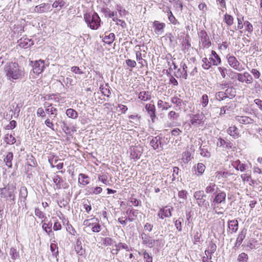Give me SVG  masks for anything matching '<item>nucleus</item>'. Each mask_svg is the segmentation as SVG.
Returning <instances> with one entry per match:
<instances>
[{
    "label": "nucleus",
    "mask_w": 262,
    "mask_h": 262,
    "mask_svg": "<svg viewBox=\"0 0 262 262\" xmlns=\"http://www.w3.org/2000/svg\"><path fill=\"white\" fill-rule=\"evenodd\" d=\"M227 61L229 66L238 71H242L243 68H241L240 66L239 62L237 60V59L233 56H227Z\"/></svg>",
    "instance_id": "9d476101"
},
{
    "label": "nucleus",
    "mask_w": 262,
    "mask_h": 262,
    "mask_svg": "<svg viewBox=\"0 0 262 262\" xmlns=\"http://www.w3.org/2000/svg\"><path fill=\"white\" fill-rule=\"evenodd\" d=\"M226 93V98L231 99L235 97L236 91L234 88L233 87L229 88L226 89L225 91Z\"/></svg>",
    "instance_id": "c9c22d12"
},
{
    "label": "nucleus",
    "mask_w": 262,
    "mask_h": 262,
    "mask_svg": "<svg viewBox=\"0 0 262 262\" xmlns=\"http://www.w3.org/2000/svg\"><path fill=\"white\" fill-rule=\"evenodd\" d=\"M53 182L55 184L57 189H67L69 187L68 184L58 175L54 176L53 178Z\"/></svg>",
    "instance_id": "1a4fd4ad"
},
{
    "label": "nucleus",
    "mask_w": 262,
    "mask_h": 262,
    "mask_svg": "<svg viewBox=\"0 0 262 262\" xmlns=\"http://www.w3.org/2000/svg\"><path fill=\"white\" fill-rule=\"evenodd\" d=\"M216 248L217 247L215 244L213 243L212 242L209 243L208 249L210 250V255L215 252Z\"/></svg>",
    "instance_id": "052dcab7"
},
{
    "label": "nucleus",
    "mask_w": 262,
    "mask_h": 262,
    "mask_svg": "<svg viewBox=\"0 0 262 262\" xmlns=\"http://www.w3.org/2000/svg\"><path fill=\"white\" fill-rule=\"evenodd\" d=\"M143 255L145 262H152V257L146 251L143 252Z\"/></svg>",
    "instance_id": "338daca9"
},
{
    "label": "nucleus",
    "mask_w": 262,
    "mask_h": 262,
    "mask_svg": "<svg viewBox=\"0 0 262 262\" xmlns=\"http://www.w3.org/2000/svg\"><path fill=\"white\" fill-rule=\"evenodd\" d=\"M52 223H43L42 225V229L49 234L52 232L51 230Z\"/></svg>",
    "instance_id": "3c124183"
},
{
    "label": "nucleus",
    "mask_w": 262,
    "mask_h": 262,
    "mask_svg": "<svg viewBox=\"0 0 262 262\" xmlns=\"http://www.w3.org/2000/svg\"><path fill=\"white\" fill-rule=\"evenodd\" d=\"M154 31L158 35L162 34L165 27L164 23H160L158 21H155L153 24Z\"/></svg>",
    "instance_id": "6ab92c4d"
},
{
    "label": "nucleus",
    "mask_w": 262,
    "mask_h": 262,
    "mask_svg": "<svg viewBox=\"0 0 262 262\" xmlns=\"http://www.w3.org/2000/svg\"><path fill=\"white\" fill-rule=\"evenodd\" d=\"M126 64L130 68H135L136 66V62L135 60H131L130 59H126L125 60Z\"/></svg>",
    "instance_id": "774afa93"
},
{
    "label": "nucleus",
    "mask_w": 262,
    "mask_h": 262,
    "mask_svg": "<svg viewBox=\"0 0 262 262\" xmlns=\"http://www.w3.org/2000/svg\"><path fill=\"white\" fill-rule=\"evenodd\" d=\"M163 137L161 135L153 137L150 141V145L154 150L163 149V143L162 142Z\"/></svg>",
    "instance_id": "39448f33"
},
{
    "label": "nucleus",
    "mask_w": 262,
    "mask_h": 262,
    "mask_svg": "<svg viewBox=\"0 0 262 262\" xmlns=\"http://www.w3.org/2000/svg\"><path fill=\"white\" fill-rule=\"evenodd\" d=\"M138 98L144 101H148L151 98L150 93L148 91L141 92L139 94Z\"/></svg>",
    "instance_id": "c756f323"
},
{
    "label": "nucleus",
    "mask_w": 262,
    "mask_h": 262,
    "mask_svg": "<svg viewBox=\"0 0 262 262\" xmlns=\"http://www.w3.org/2000/svg\"><path fill=\"white\" fill-rule=\"evenodd\" d=\"M13 154L12 152H9L4 158V162L9 168H11L12 167V160H13Z\"/></svg>",
    "instance_id": "2f4dec72"
},
{
    "label": "nucleus",
    "mask_w": 262,
    "mask_h": 262,
    "mask_svg": "<svg viewBox=\"0 0 262 262\" xmlns=\"http://www.w3.org/2000/svg\"><path fill=\"white\" fill-rule=\"evenodd\" d=\"M183 222V218H179L178 220H174V225L176 229L180 232L182 231V223Z\"/></svg>",
    "instance_id": "49530a36"
},
{
    "label": "nucleus",
    "mask_w": 262,
    "mask_h": 262,
    "mask_svg": "<svg viewBox=\"0 0 262 262\" xmlns=\"http://www.w3.org/2000/svg\"><path fill=\"white\" fill-rule=\"evenodd\" d=\"M60 160L58 159H56L54 160L55 166H56L58 169H61L63 167V163L60 162Z\"/></svg>",
    "instance_id": "69168bd1"
},
{
    "label": "nucleus",
    "mask_w": 262,
    "mask_h": 262,
    "mask_svg": "<svg viewBox=\"0 0 262 262\" xmlns=\"http://www.w3.org/2000/svg\"><path fill=\"white\" fill-rule=\"evenodd\" d=\"M232 174L228 172V171H217L215 173V177L218 180L221 178H227Z\"/></svg>",
    "instance_id": "72a5a7b5"
},
{
    "label": "nucleus",
    "mask_w": 262,
    "mask_h": 262,
    "mask_svg": "<svg viewBox=\"0 0 262 262\" xmlns=\"http://www.w3.org/2000/svg\"><path fill=\"white\" fill-rule=\"evenodd\" d=\"M28 195V191L25 187H21L19 191V200L20 202H25V200Z\"/></svg>",
    "instance_id": "473e14b6"
},
{
    "label": "nucleus",
    "mask_w": 262,
    "mask_h": 262,
    "mask_svg": "<svg viewBox=\"0 0 262 262\" xmlns=\"http://www.w3.org/2000/svg\"><path fill=\"white\" fill-rule=\"evenodd\" d=\"M68 4L64 0H55L52 4V7L57 8L59 7L60 8L68 6Z\"/></svg>",
    "instance_id": "f704fd0d"
},
{
    "label": "nucleus",
    "mask_w": 262,
    "mask_h": 262,
    "mask_svg": "<svg viewBox=\"0 0 262 262\" xmlns=\"http://www.w3.org/2000/svg\"><path fill=\"white\" fill-rule=\"evenodd\" d=\"M87 192L89 194H98L102 191V188L100 187H88Z\"/></svg>",
    "instance_id": "7c9ffc66"
},
{
    "label": "nucleus",
    "mask_w": 262,
    "mask_h": 262,
    "mask_svg": "<svg viewBox=\"0 0 262 262\" xmlns=\"http://www.w3.org/2000/svg\"><path fill=\"white\" fill-rule=\"evenodd\" d=\"M145 109L148 112V115L150 116L152 122H154L156 116V107L154 104H147L145 105Z\"/></svg>",
    "instance_id": "aec40b11"
},
{
    "label": "nucleus",
    "mask_w": 262,
    "mask_h": 262,
    "mask_svg": "<svg viewBox=\"0 0 262 262\" xmlns=\"http://www.w3.org/2000/svg\"><path fill=\"white\" fill-rule=\"evenodd\" d=\"M181 67L182 68V69L181 70L180 68L179 69L174 75L177 78L183 77L184 79H186L188 76L187 72V67L186 64L183 62L181 63Z\"/></svg>",
    "instance_id": "4468645a"
},
{
    "label": "nucleus",
    "mask_w": 262,
    "mask_h": 262,
    "mask_svg": "<svg viewBox=\"0 0 262 262\" xmlns=\"http://www.w3.org/2000/svg\"><path fill=\"white\" fill-rule=\"evenodd\" d=\"M75 249L77 254L79 255H82L84 253L85 250L82 248L81 242L79 241H77Z\"/></svg>",
    "instance_id": "58836bf2"
},
{
    "label": "nucleus",
    "mask_w": 262,
    "mask_h": 262,
    "mask_svg": "<svg viewBox=\"0 0 262 262\" xmlns=\"http://www.w3.org/2000/svg\"><path fill=\"white\" fill-rule=\"evenodd\" d=\"M217 146H222L224 145H226V147L229 148H231L232 146V144L230 142H226L225 140L219 138L218 139V142H217Z\"/></svg>",
    "instance_id": "ea45409f"
},
{
    "label": "nucleus",
    "mask_w": 262,
    "mask_h": 262,
    "mask_svg": "<svg viewBox=\"0 0 262 262\" xmlns=\"http://www.w3.org/2000/svg\"><path fill=\"white\" fill-rule=\"evenodd\" d=\"M50 250L53 256L57 257L58 255V247L55 243H51L50 245Z\"/></svg>",
    "instance_id": "37998d69"
},
{
    "label": "nucleus",
    "mask_w": 262,
    "mask_h": 262,
    "mask_svg": "<svg viewBox=\"0 0 262 262\" xmlns=\"http://www.w3.org/2000/svg\"><path fill=\"white\" fill-rule=\"evenodd\" d=\"M205 166L202 163H199L197 164L196 171L198 173L199 175H202L205 169Z\"/></svg>",
    "instance_id": "c03bdc74"
},
{
    "label": "nucleus",
    "mask_w": 262,
    "mask_h": 262,
    "mask_svg": "<svg viewBox=\"0 0 262 262\" xmlns=\"http://www.w3.org/2000/svg\"><path fill=\"white\" fill-rule=\"evenodd\" d=\"M35 214L40 219H43L45 220L47 218L43 212H42L39 208H35Z\"/></svg>",
    "instance_id": "13d9d810"
},
{
    "label": "nucleus",
    "mask_w": 262,
    "mask_h": 262,
    "mask_svg": "<svg viewBox=\"0 0 262 262\" xmlns=\"http://www.w3.org/2000/svg\"><path fill=\"white\" fill-rule=\"evenodd\" d=\"M78 183L83 186H86L90 183V178L85 174L80 173L78 176Z\"/></svg>",
    "instance_id": "393cba45"
},
{
    "label": "nucleus",
    "mask_w": 262,
    "mask_h": 262,
    "mask_svg": "<svg viewBox=\"0 0 262 262\" xmlns=\"http://www.w3.org/2000/svg\"><path fill=\"white\" fill-rule=\"evenodd\" d=\"M18 43L20 48L27 49L32 46L34 43L31 39L22 37L18 40Z\"/></svg>",
    "instance_id": "2eb2a0df"
},
{
    "label": "nucleus",
    "mask_w": 262,
    "mask_h": 262,
    "mask_svg": "<svg viewBox=\"0 0 262 262\" xmlns=\"http://www.w3.org/2000/svg\"><path fill=\"white\" fill-rule=\"evenodd\" d=\"M204 116L203 114H198L193 115L192 117V119L190 120V123L192 125H198L200 124L203 121Z\"/></svg>",
    "instance_id": "4be33fe9"
},
{
    "label": "nucleus",
    "mask_w": 262,
    "mask_h": 262,
    "mask_svg": "<svg viewBox=\"0 0 262 262\" xmlns=\"http://www.w3.org/2000/svg\"><path fill=\"white\" fill-rule=\"evenodd\" d=\"M51 6L48 3H42L36 6L34 8V11L38 13H42L51 10Z\"/></svg>",
    "instance_id": "dca6fc26"
},
{
    "label": "nucleus",
    "mask_w": 262,
    "mask_h": 262,
    "mask_svg": "<svg viewBox=\"0 0 262 262\" xmlns=\"http://www.w3.org/2000/svg\"><path fill=\"white\" fill-rule=\"evenodd\" d=\"M136 59L138 61L139 64H141L142 66H143V59L142 57V54L140 51H137L136 53Z\"/></svg>",
    "instance_id": "0e129e2a"
},
{
    "label": "nucleus",
    "mask_w": 262,
    "mask_h": 262,
    "mask_svg": "<svg viewBox=\"0 0 262 262\" xmlns=\"http://www.w3.org/2000/svg\"><path fill=\"white\" fill-rule=\"evenodd\" d=\"M103 244L105 246H111L113 244V239L109 237H105L103 239Z\"/></svg>",
    "instance_id": "e2e57ef3"
},
{
    "label": "nucleus",
    "mask_w": 262,
    "mask_h": 262,
    "mask_svg": "<svg viewBox=\"0 0 262 262\" xmlns=\"http://www.w3.org/2000/svg\"><path fill=\"white\" fill-rule=\"evenodd\" d=\"M228 227L232 231V232H236L238 228V223L236 220H233L228 221Z\"/></svg>",
    "instance_id": "cd10ccee"
},
{
    "label": "nucleus",
    "mask_w": 262,
    "mask_h": 262,
    "mask_svg": "<svg viewBox=\"0 0 262 262\" xmlns=\"http://www.w3.org/2000/svg\"><path fill=\"white\" fill-rule=\"evenodd\" d=\"M247 230L246 228H243L241 231L239 233L238 236L236 238V241L238 243H242L244 239L245 238L247 234Z\"/></svg>",
    "instance_id": "4c0bfd02"
},
{
    "label": "nucleus",
    "mask_w": 262,
    "mask_h": 262,
    "mask_svg": "<svg viewBox=\"0 0 262 262\" xmlns=\"http://www.w3.org/2000/svg\"><path fill=\"white\" fill-rule=\"evenodd\" d=\"M84 19L88 26L91 29L97 30L100 26L101 19L96 12L84 14Z\"/></svg>",
    "instance_id": "7ed1b4c3"
},
{
    "label": "nucleus",
    "mask_w": 262,
    "mask_h": 262,
    "mask_svg": "<svg viewBox=\"0 0 262 262\" xmlns=\"http://www.w3.org/2000/svg\"><path fill=\"white\" fill-rule=\"evenodd\" d=\"M231 165L237 170H240L241 172L244 171L246 169V165L241 163L239 160L231 161Z\"/></svg>",
    "instance_id": "412c9836"
},
{
    "label": "nucleus",
    "mask_w": 262,
    "mask_h": 262,
    "mask_svg": "<svg viewBox=\"0 0 262 262\" xmlns=\"http://www.w3.org/2000/svg\"><path fill=\"white\" fill-rule=\"evenodd\" d=\"M211 55L213 56L209 58V60L212 62V64L217 66L221 62V59L217 53L213 50L211 51Z\"/></svg>",
    "instance_id": "a878e982"
},
{
    "label": "nucleus",
    "mask_w": 262,
    "mask_h": 262,
    "mask_svg": "<svg viewBox=\"0 0 262 262\" xmlns=\"http://www.w3.org/2000/svg\"><path fill=\"white\" fill-rule=\"evenodd\" d=\"M45 68V62L42 60L36 61L33 66V72L37 75L41 73Z\"/></svg>",
    "instance_id": "ddd939ff"
},
{
    "label": "nucleus",
    "mask_w": 262,
    "mask_h": 262,
    "mask_svg": "<svg viewBox=\"0 0 262 262\" xmlns=\"http://www.w3.org/2000/svg\"><path fill=\"white\" fill-rule=\"evenodd\" d=\"M200 42H202V45L203 48H208L211 45V42L209 39V37L205 31L202 30L199 33Z\"/></svg>",
    "instance_id": "423d86ee"
},
{
    "label": "nucleus",
    "mask_w": 262,
    "mask_h": 262,
    "mask_svg": "<svg viewBox=\"0 0 262 262\" xmlns=\"http://www.w3.org/2000/svg\"><path fill=\"white\" fill-rule=\"evenodd\" d=\"M46 112L47 113L50 114L51 115H54V118L56 117L57 116V110L56 108L52 107L51 104L46 103Z\"/></svg>",
    "instance_id": "bb28decb"
},
{
    "label": "nucleus",
    "mask_w": 262,
    "mask_h": 262,
    "mask_svg": "<svg viewBox=\"0 0 262 262\" xmlns=\"http://www.w3.org/2000/svg\"><path fill=\"white\" fill-rule=\"evenodd\" d=\"M179 117V115L174 111H171L168 114V117L170 120H177Z\"/></svg>",
    "instance_id": "bf43d9fd"
},
{
    "label": "nucleus",
    "mask_w": 262,
    "mask_h": 262,
    "mask_svg": "<svg viewBox=\"0 0 262 262\" xmlns=\"http://www.w3.org/2000/svg\"><path fill=\"white\" fill-rule=\"evenodd\" d=\"M141 235L143 244L146 245L149 248H152L155 246V240L152 239L151 237L145 233H142Z\"/></svg>",
    "instance_id": "f8f14e48"
},
{
    "label": "nucleus",
    "mask_w": 262,
    "mask_h": 262,
    "mask_svg": "<svg viewBox=\"0 0 262 262\" xmlns=\"http://www.w3.org/2000/svg\"><path fill=\"white\" fill-rule=\"evenodd\" d=\"M16 193V187L13 184H8L4 188H0V197L6 201L15 202Z\"/></svg>",
    "instance_id": "f03ea898"
},
{
    "label": "nucleus",
    "mask_w": 262,
    "mask_h": 262,
    "mask_svg": "<svg viewBox=\"0 0 262 262\" xmlns=\"http://www.w3.org/2000/svg\"><path fill=\"white\" fill-rule=\"evenodd\" d=\"M83 225L86 227H92V231L93 232L97 233L101 230V226L98 223V220L95 217L84 220Z\"/></svg>",
    "instance_id": "20e7f679"
},
{
    "label": "nucleus",
    "mask_w": 262,
    "mask_h": 262,
    "mask_svg": "<svg viewBox=\"0 0 262 262\" xmlns=\"http://www.w3.org/2000/svg\"><path fill=\"white\" fill-rule=\"evenodd\" d=\"M5 72L9 80H16L21 78L23 72L19 69L18 63L9 62L5 67Z\"/></svg>",
    "instance_id": "f257e3e1"
},
{
    "label": "nucleus",
    "mask_w": 262,
    "mask_h": 262,
    "mask_svg": "<svg viewBox=\"0 0 262 262\" xmlns=\"http://www.w3.org/2000/svg\"><path fill=\"white\" fill-rule=\"evenodd\" d=\"M66 114L69 118L73 119H75L78 116L77 112L72 108H68L66 111Z\"/></svg>",
    "instance_id": "a19ab883"
},
{
    "label": "nucleus",
    "mask_w": 262,
    "mask_h": 262,
    "mask_svg": "<svg viewBox=\"0 0 262 262\" xmlns=\"http://www.w3.org/2000/svg\"><path fill=\"white\" fill-rule=\"evenodd\" d=\"M209 99L207 95L204 94L201 99V103L203 107H205L208 104Z\"/></svg>",
    "instance_id": "603ef678"
},
{
    "label": "nucleus",
    "mask_w": 262,
    "mask_h": 262,
    "mask_svg": "<svg viewBox=\"0 0 262 262\" xmlns=\"http://www.w3.org/2000/svg\"><path fill=\"white\" fill-rule=\"evenodd\" d=\"M215 98L219 101H222L226 99V93L225 92L220 91L215 94Z\"/></svg>",
    "instance_id": "09e8293b"
},
{
    "label": "nucleus",
    "mask_w": 262,
    "mask_h": 262,
    "mask_svg": "<svg viewBox=\"0 0 262 262\" xmlns=\"http://www.w3.org/2000/svg\"><path fill=\"white\" fill-rule=\"evenodd\" d=\"M206 196L203 191H198L194 193V198L198 201V205L201 206L206 207L209 203L203 198Z\"/></svg>",
    "instance_id": "6e6552de"
},
{
    "label": "nucleus",
    "mask_w": 262,
    "mask_h": 262,
    "mask_svg": "<svg viewBox=\"0 0 262 262\" xmlns=\"http://www.w3.org/2000/svg\"><path fill=\"white\" fill-rule=\"evenodd\" d=\"M233 20L232 16L227 13L225 14L224 20L228 26H231L233 24Z\"/></svg>",
    "instance_id": "79ce46f5"
},
{
    "label": "nucleus",
    "mask_w": 262,
    "mask_h": 262,
    "mask_svg": "<svg viewBox=\"0 0 262 262\" xmlns=\"http://www.w3.org/2000/svg\"><path fill=\"white\" fill-rule=\"evenodd\" d=\"M248 258V255L246 253L243 252L238 255L237 260L239 262H247Z\"/></svg>",
    "instance_id": "5fc2aeb1"
},
{
    "label": "nucleus",
    "mask_w": 262,
    "mask_h": 262,
    "mask_svg": "<svg viewBox=\"0 0 262 262\" xmlns=\"http://www.w3.org/2000/svg\"><path fill=\"white\" fill-rule=\"evenodd\" d=\"M202 61L203 62L202 64V67L206 70L209 69L211 67V61H209L208 59L205 57L202 59Z\"/></svg>",
    "instance_id": "a18cd8bd"
},
{
    "label": "nucleus",
    "mask_w": 262,
    "mask_h": 262,
    "mask_svg": "<svg viewBox=\"0 0 262 262\" xmlns=\"http://www.w3.org/2000/svg\"><path fill=\"white\" fill-rule=\"evenodd\" d=\"M235 120L239 123L244 124H251L253 122V119L247 116H237L235 117Z\"/></svg>",
    "instance_id": "5701e85b"
},
{
    "label": "nucleus",
    "mask_w": 262,
    "mask_h": 262,
    "mask_svg": "<svg viewBox=\"0 0 262 262\" xmlns=\"http://www.w3.org/2000/svg\"><path fill=\"white\" fill-rule=\"evenodd\" d=\"M171 102L172 103L176 104L177 106H178L180 108L182 105L183 101L178 97H174L171 98Z\"/></svg>",
    "instance_id": "864d4df0"
},
{
    "label": "nucleus",
    "mask_w": 262,
    "mask_h": 262,
    "mask_svg": "<svg viewBox=\"0 0 262 262\" xmlns=\"http://www.w3.org/2000/svg\"><path fill=\"white\" fill-rule=\"evenodd\" d=\"M115 38V35L114 33H111L108 35L105 34V36L102 38V40L105 43L111 45L114 41Z\"/></svg>",
    "instance_id": "c85d7f7f"
},
{
    "label": "nucleus",
    "mask_w": 262,
    "mask_h": 262,
    "mask_svg": "<svg viewBox=\"0 0 262 262\" xmlns=\"http://www.w3.org/2000/svg\"><path fill=\"white\" fill-rule=\"evenodd\" d=\"M172 210L173 208L172 207L167 209L161 208L158 213V216L161 219H163L164 217H169L171 216Z\"/></svg>",
    "instance_id": "a211bd4d"
},
{
    "label": "nucleus",
    "mask_w": 262,
    "mask_h": 262,
    "mask_svg": "<svg viewBox=\"0 0 262 262\" xmlns=\"http://www.w3.org/2000/svg\"><path fill=\"white\" fill-rule=\"evenodd\" d=\"M167 13H168V19L171 23H172L174 25H176L177 23H178V21L176 19L175 17L173 16L171 11L170 10H168Z\"/></svg>",
    "instance_id": "8fccbe9b"
},
{
    "label": "nucleus",
    "mask_w": 262,
    "mask_h": 262,
    "mask_svg": "<svg viewBox=\"0 0 262 262\" xmlns=\"http://www.w3.org/2000/svg\"><path fill=\"white\" fill-rule=\"evenodd\" d=\"M10 254L13 259H16L19 257V254L16 249L11 248L10 251Z\"/></svg>",
    "instance_id": "4d7b16f0"
},
{
    "label": "nucleus",
    "mask_w": 262,
    "mask_h": 262,
    "mask_svg": "<svg viewBox=\"0 0 262 262\" xmlns=\"http://www.w3.org/2000/svg\"><path fill=\"white\" fill-rule=\"evenodd\" d=\"M244 25L245 26L246 31L250 34L252 33L253 31V27L252 25L248 20L244 21Z\"/></svg>",
    "instance_id": "de8ad7c7"
},
{
    "label": "nucleus",
    "mask_w": 262,
    "mask_h": 262,
    "mask_svg": "<svg viewBox=\"0 0 262 262\" xmlns=\"http://www.w3.org/2000/svg\"><path fill=\"white\" fill-rule=\"evenodd\" d=\"M219 190V188L214 182H210L205 189L206 193L210 194H216Z\"/></svg>",
    "instance_id": "f3484780"
},
{
    "label": "nucleus",
    "mask_w": 262,
    "mask_h": 262,
    "mask_svg": "<svg viewBox=\"0 0 262 262\" xmlns=\"http://www.w3.org/2000/svg\"><path fill=\"white\" fill-rule=\"evenodd\" d=\"M232 73L234 75H236L237 80L241 82H245L247 84H250L253 82L252 76L247 72H244L243 74L235 72Z\"/></svg>",
    "instance_id": "0eeeda50"
},
{
    "label": "nucleus",
    "mask_w": 262,
    "mask_h": 262,
    "mask_svg": "<svg viewBox=\"0 0 262 262\" xmlns=\"http://www.w3.org/2000/svg\"><path fill=\"white\" fill-rule=\"evenodd\" d=\"M200 155L204 157H209L210 156V152L208 150L204 148V146L203 147H200Z\"/></svg>",
    "instance_id": "6e6d98bb"
},
{
    "label": "nucleus",
    "mask_w": 262,
    "mask_h": 262,
    "mask_svg": "<svg viewBox=\"0 0 262 262\" xmlns=\"http://www.w3.org/2000/svg\"><path fill=\"white\" fill-rule=\"evenodd\" d=\"M216 193L213 201L214 207L219 204L225 203L226 201V194L224 191H220Z\"/></svg>",
    "instance_id": "9b49d317"
},
{
    "label": "nucleus",
    "mask_w": 262,
    "mask_h": 262,
    "mask_svg": "<svg viewBox=\"0 0 262 262\" xmlns=\"http://www.w3.org/2000/svg\"><path fill=\"white\" fill-rule=\"evenodd\" d=\"M5 141L8 144H13L16 142V139L11 134H6L4 138Z\"/></svg>",
    "instance_id": "e433bc0d"
},
{
    "label": "nucleus",
    "mask_w": 262,
    "mask_h": 262,
    "mask_svg": "<svg viewBox=\"0 0 262 262\" xmlns=\"http://www.w3.org/2000/svg\"><path fill=\"white\" fill-rule=\"evenodd\" d=\"M98 180L102 182L106 185H109L108 181L107 180V177L106 175L99 176Z\"/></svg>",
    "instance_id": "680f3d73"
},
{
    "label": "nucleus",
    "mask_w": 262,
    "mask_h": 262,
    "mask_svg": "<svg viewBox=\"0 0 262 262\" xmlns=\"http://www.w3.org/2000/svg\"><path fill=\"white\" fill-rule=\"evenodd\" d=\"M227 133L233 138H237L239 136L238 128L235 126H230L227 130Z\"/></svg>",
    "instance_id": "b1692460"
}]
</instances>
